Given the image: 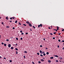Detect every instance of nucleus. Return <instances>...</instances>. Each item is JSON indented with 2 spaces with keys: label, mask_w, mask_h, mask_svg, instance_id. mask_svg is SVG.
Masks as SVG:
<instances>
[{
  "label": "nucleus",
  "mask_w": 64,
  "mask_h": 64,
  "mask_svg": "<svg viewBox=\"0 0 64 64\" xmlns=\"http://www.w3.org/2000/svg\"><path fill=\"white\" fill-rule=\"evenodd\" d=\"M24 53H27V52L25 50L24 51Z\"/></svg>",
  "instance_id": "20e7f679"
},
{
  "label": "nucleus",
  "mask_w": 64,
  "mask_h": 64,
  "mask_svg": "<svg viewBox=\"0 0 64 64\" xmlns=\"http://www.w3.org/2000/svg\"><path fill=\"white\" fill-rule=\"evenodd\" d=\"M48 62H49V63H50L51 62V61L50 60H48Z\"/></svg>",
  "instance_id": "ddd939ff"
},
{
  "label": "nucleus",
  "mask_w": 64,
  "mask_h": 64,
  "mask_svg": "<svg viewBox=\"0 0 64 64\" xmlns=\"http://www.w3.org/2000/svg\"><path fill=\"white\" fill-rule=\"evenodd\" d=\"M59 29V27L58 26H57V30H58V29Z\"/></svg>",
  "instance_id": "4468645a"
},
{
  "label": "nucleus",
  "mask_w": 64,
  "mask_h": 64,
  "mask_svg": "<svg viewBox=\"0 0 64 64\" xmlns=\"http://www.w3.org/2000/svg\"><path fill=\"white\" fill-rule=\"evenodd\" d=\"M6 19H7V20H8V16H7L6 17Z\"/></svg>",
  "instance_id": "5701e85b"
},
{
  "label": "nucleus",
  "mask_w": 64,
  "mask_h": 64,
  "mask_svg": "<svg viewBox=\"0 0 64 64\" xmlns=\"http://www.w3.org/2000/svg\"><path fill=\"white\" fill-rule=\"evenodd\" d=\"M40 54H43V52H42L41 50L40 51Z\"/></svg>",
  "instance_id": "f03ea898"
},
{
  "label": "nucleus",
  "mask_w": 64,
  "mask_h": 64,
  "mask_svg": "<svg viewBox=\"0 0 64 64\" xmlns=\"http://www.w3.org/2000/svg\"><path fill=\"white\" fill-rule=\"evenodd\" d=\"M58 48H59V46H58Z\"/></svg>",
  "instance_id": "338daca9"
},
{
  "label": "nucleus",
  "mask_w": 64,
  "mask_h": 64,
  "mask_svg": "<svg viewBox=\"0 0 64 64\" xmlns=\"http://www.w3.org/2000/svg\"><path fill=\"white\" fill-rule=\"evenodd\" d=\"M32 63L33 64H35V63H34V62H32Z\"/></svg>",
  "instance_id": "f704fd0d"
},
{
  "label": "nucleus",
  "mask_w": 64,
  "mask_h": 64,
  "mask_svg": "<svg viewBox=\"0 0 64 64\" xmlns=\"http://www.w3.org/2000/svg\"><path fill=\"white\" fill-rule=\"evenodd\" d=\"M12 29H15V28H14V27H13V28H12Z\"/></svg>",
  "instance_id": "603ef678"
},
{
  "label": "nucleus",
  "mask_w": 64,
  "mask_h": 64,
  "mask_svg": "<svg viewBox=\"0 0 64 64\" xmlns=\"http://www.w3.org/2000/svg\"><path fill=\"white\" fill-rule=\"evenodd\" d=\"M48 29H52V28H50V27H48Z\"/></svg>",
  "instance_id": "79ce46f5"
},
{
  "label": "nucleus",
  "mask_w": 64,
  "mask_h": 64,
  "mask_svg": "<svg viewBox=\"0 0 64 64\" xmlns=\"http://www.w3.org/2000/svg\"><path fill=\"white\" fill-rule=\"evenodd\" d=\"M26 23H27V24H29V23H30V22H28V21H26Z\"/></svg>",
  "instance_id": "7ed1b4c3"
},
{
  "label": "nucleus",
  "mask_w": 64,
  "mask_h": 64,
  "mask_svg": "<svg viewBox=\"0 0 64 64\" xmlns=\"http://www.w3.org/2000/svg\"><path fill=\"white\" fill-rule=\"evenodd\" d=\"M49 54V53L48 52H47L46 53L47 55H48V54Z\"/></svg>",
  "instance_id": "9b49d317"
},
{
  "label": "nucleus",
  "mask_w": 64,
  "mask_h": 64,
  "mask_svg": "<svg viewBox=\"0 0 64 64\" xmlns=\"http://www.w3.org/2000/svg\"><path fill=\"white\" fill-rule=\"evenodd\" d=\"M10 38H12V39H13V38L12 37H11Z\"/></svg>",
  "instance_id": "052dcab7"
},
{
  "label": "nucleus",
  "mask_w": 64,
  "mask_h": 64,
  "mask_svg": "<svg viewBox=\"0 0 64 64\" xmlns=\"http://www.w3.org/2000/svg\"><path fill=\"white\" fill-rule=\"evenodd\" d=\"M43 53L44 54L45 53V52H42V54Z\"/></svg>",
  "instance_id": "49530a36"
},
{
  "label": "nucleus",
  "mask_w": 64,
  "mask_h": 64,
  "mask_svg": "<svg viewBox=\"0 0 64 64\" xmlns=\"http://www.w3.org/2000/svg\"><path fill=\"white\" fill-rule=\"evenodd\" d=\"M53 58H54L53 57H52L50 58V59H53Z\"/></svg>",
  "instance_id": "423d86ee"
},
{
  "label": "nucleus",
  "mask_w": 64,
  "mask_h": 64,
  "mask_svg": "<svg viewBox=\"0 0 64 64\" xmlns=\"http://www.w3.org/2000/svg\"><path fill=\"white\" fill-rule=\"evenodd\" d=\"M62 42H64V40H62Z\"/></svg>",
  "instance_id": "4d7b16f0"
},
{
  "label": "nucleus",
  "mask_w": 64,
  "mask_h": 64,
  "mask_svg": "<svg viewBox=\"0 0 64 64\" xmlns=\"http://www.w3.org/2000/svg\"><path fill=\"white\" fill-rule=\"evenodd\" d=\"M43 59H45V58H43Z\"/></svg>",
  "instance_id": "774afa93"
},
{
  "label": "nucleus",
  "mask_w": 64,
  "mask_h": 64,
  "mask_svg": "<svg viewBox=\"0 0 64 64\" xmlns=\"http://www.w3.org/2000/svg\"><path fill=\"white\" fill-rule=\"evenodd\" d=\"M40 27H42V24H40Z\"/></svg>",
  "instance_id": "9d476101"
},
{
  "label": "nucleus",
  "mask_w": 64,
  "mask_h": 64,
  "mask_svg": "<svg viewBox=\"0 0 64 64\" xmlns=\"http://www.w3.org/2000/svg\"><path fill=\"white\" fill-rule=\"evenodd\" d=\"M18 24H19L20 25H21V23L20 22H19L18 23Z\"/></svg>",
  "instance_id": "412c9836"
},
{
  "label": "nucleus",
  "mask_w": 64,
  "mask_h": 64,
  "mask_svg": "<svg viewBox=\"0 0 64 64\" xmlns=\"http://www.w3.org/2000/svg\"><path fill=\"white\" fill-rule=\"evenodd\" d=\"M6 44H4V46H6Z\"/></svg>",
  "instance_id": "6ab92c4d"
},
{
  "label": "nucleus",
  "mask_w": 64,
  "mask_h": 64,
  "mask_svg": "<svg viewBox=\"0 0 64 64\" xmlns=\"http://www.w3.org/2000/svg\"><path fill=\"white\" fill-rule=\"evenodd\" d=\"M4 59H6V58H4Z\"/></svg>",
  "instance_id": "13d9d810"
},
{
  "label": "nucleus",
  "mask_w": 64,
  "mask_h": 64,
  "mask_svg": "<svg viewBox=\"0 0 64 64\" xmlns=\"http://www.w3.org/2000/svg\"><path fill=\"white\" fill-rule=\"evenodd\" d=\"M12 18H13V19H15V18L14 17H12Z\"/></svg>",
  "instance_id": "e433bc0d"
},
{
  "label": "nucleus",
  "mask_w": 64,
  "mask_h": 64,
  "mask_svg": "<svg viewBox=\"0 0 64 64\" xmlns=\"http://www.w3.org/2000/svg\"><path fill=\"white\" fill-rule=\"evenodd\" d=\"M41 61H42V62H43L44 61V60L42 59L41 60Z\"/></svg>",
  "instance_id": "0eeeda50"
},
{
  "label": "nucleus",
  "mask_w": 64,
  "mask_h": 64,
  "mask_svg": "<svg viewBox=\"0 0 64 64\" xmlns=\"http://www.w3.org/2000/svg\"><path fill=\"white\" fill-rule=\"evenodd\" d=\"M20 33H22V30H21L20 31Z\"/></svg>",
  "instance_id": "8fccbe9b"
},
{
  "label": "nucleus",
  "mask_w": 64,
  "mask_h": 64,
  "mask_svg": "<svg viewBox=\"0 0 64 64\" xmlns=\"http://www.w3.org/2000/svg\"><path fill=\"white\" fill-rule=\"evenodd\" d=\"M24 59H25V58H26V57H25V56H24Z\"/></svg>",
  "instance_id": "393cba45"
},
{
  "label": "nucleus",
  "mask_w": 64,
  "mask_h": 64,
  "mask_svg": "<svg viewBox=\"0 0 64 64\" xmlns=\"http://www.w3.org/2000/svg\"><path fill=\"white\" fill-rule=\"evenodd\" d=\"M10 22H12V20H10Z\"/></svg>",
  "instance_id": "6e6d98bb"
},
{
  "label": "nucleus",
  "mask_w": 64,
  "mask_h": 64,
  "mask_svg": "<svg viewBox=\"0 0 64 64\" xmlns=\"http://www.w3.org/2000/svg\"><path fill=\"white\" fill-rule=\"evenodd\" d=\"M56 62H58V60H56Z\"/></svg>",
  "instance_id": "2eb2a0df"
},
{
  "label": "nucleus",
  "mask_w": 64,
  "mask_h": 64,
  "mask_svg": "<svg viewBox=\"0 0 64 64\" xmlns=\"http://www.w3.org/2000/svg\"><path fill=\"white\" fill-rule=\"evenodd\" d=\"M52 39H55V38L53 37L52 38Z\"/></svg>",
  "instance_id": "37998d69"
},
{
  "label": "nucleus",
  "mask_w": 64,
  "mask_h": 64,
  "mask_svg": "<svg viewBox=\"0 0 64 64\" xmlns=\"http://www.w3.org/2000/svg\"><path fill=\"white\" fill-rule=\"evenodd\" d=\"M0 58H2V57L1 56H0Z\"/></svg>",
  "instance_id": "69168bd1"
},
{
  "label": "nucleus",
  "mask_w": 64,
  "mask_h": 64,
  "mask_svg": "<svg viewBox=\"0 0 64 64\" xmlns=\"http://www.w3.org/2000/svg\"><path fill=\"white\" fill-rule=\"evenodd\" d=\"M40 25H38V28H39V27H40Z\"/></svg>",
  "instance_id": "2f4dec72"
},
{
  "label": "nucleus",
  "mask_w": 64,
  "mask_h": 64,
  "mask_svg": "<svg viewBox=\"0 0 64 64\" xmlns=\"http://www.w3.org/2000/svg\"><path fill=\"white\" fill-rule=\"evenodd\" d=\"M61 34V33H59L58 34V35H60Z\"/></svg>",
  "instance_id": "0e129e2a"
},
{
  "label": "nucleus",
  "mask_w": 64,
  "mask_h": 64,
  "mask_svg": "<svg viewBox=\"0 0 64 64\" xmlns=\"http://www.w3.org/2000/svg\"><path fill=\"white\" fill-rule=\"evenodd\" d=\"M22 39H23V38H20V40H22Z\"/></svg>",
  "instance_id": "473e14b6"
},
{
  "label": "nucleus",
  "mask_w": 64,
  "mask_h": 64,
  "mask_svg": "<svg viewBox=\"0 0 64 64\" xmlns=\"http://www.w3.org/2000/svg\"><path fill=\"white\" fill-rule=\"evenodd\" d=\"M11 49H14V48H13V47L12 46L11 48Z\"/></svg>",
  "instance_id": "6e6552de"
},
{
  "label": "nucleus",
  "mask_w": 64,
  "mask_h": 64,
  "mask_svg": "<svg viewBox=\"0 0 64 64\" xmlns=\"http://www.w3.org/2000/svg\"><path fill=\"white\" fill-rule=\"evenodd\" d=\"M56 32H57V30H56Z\"/></svg>",
  "instance_id": "680f3d73"
},
{
  "label": "nucleus",
  "mask_w": 64,
  "mask_h": 64,
  "mask_svg": "<svg viewBox=\"0 0 64 64\" xmlns=\"http://www.w3.org/2000/svg\"><path fill=\"white\" fill-rule=\"evenodd\" d=\"M28 34V32H26V35Z\"/></svg>",
  "instance_id": "4c0bfd02"
},
{
  "label": "nucleus",
  "mask_w": 64,
  "mask_h": 64,
  "mask_svg": "<svg viewBox=\"0 0 64 64\" xmlns=\"http://www.w3.org/2000/svg\"><path fill=\"white\" fill-rule=\"evenodd\" d=\"M16 54H18V52H17V51H16Z\"/></svg>",
  "instance_id": "a878e982"
},
{
  "label": "nucleus",
  "mask_w": 64,
  "mask_h": 64,
  "mask_svg": "<svg viewBox=\"0 0 64 64\" xmlns=\"http://www.w3.org/2000/svg\"><path fill=\"white\" fill-rule=\"evenodd\" d=\"M43 39L44 40V41H45V38H44Z\"/></svg>",
  "instance_id": "3c124183"
},
{
  "label": "nucleus",
  "mask_w": 64,
  "mask_h": 64,
  "mask_svg": "<svg viewBox=\"0 0 64 64\" xmlns=\"http://www.w3.org/2000/svg\"><path fill=\"white\" fill-rule=\"evenodd\" d=\"M38 63H41V62H40V61H39L38 62Z\"/></svg>",
  "instance_id": "de8ad7c7"
},
{
  "label": "nucleus",
  "mask_w": 64,
  "mask_h": 64,
  "mask_svg": "<svg viewBox=\"0 0 64 64\" xmlns=\"http://www.w3.org/2000/svg\"><path fill=\"white\" fill-rule=\"evenodd\" d=\"M30 31H32V29H31V28H30Z\"/></svg>",
  "instance_id": "72a5a7b5"
},
{
  "label": "nucleus",
  "mask_w": 64,
  "mask_h": 64,
  "mask_svg": "<svg viewBox=\"0 0 64 64\" xmlns=\"http://www.w3.org/2000/svg\"><path fill=\"white\" fill-rule=\"evenodd\" d=\"M2 24H3H3H4L3 22H2Z\"/></svg>",
  "instance_id": "5fc2aeb1"
},
{
  "label": "nucleus",
  "mask_w": 64,
  "mask_h": 64,
  "mask_svg": "<svg viewBox=\"0 0 64 64\" xmlns=\"http://www.w3.org/2000/svg\"><path fill=\"white\" fill-rule=\"evenodd\" d=\"M16 40H18V38H16Z\"/></svg>",
  "instance_id": "a211bd4d"
},
{
  "label": "nucleus",
  "mask_w": 64,
  "mask_h": 64,
  "mask_svg": "<svg viewBox=\"0 0 64 64\" xmlns=\"http://www.w3.org/2000/svg\"><path fill=\"white\" fill-rule=\"evenodd\" d=\"M29 25L30 26V27H31V26H32V24H31V23L29 24Z\"/></svg>",
  "instance_id": "39448f33"
},
{
  "label": "nucleus",
  "mask_w": 64,
  "mask_h": 64,
  "mask_svg": "<svg viewBox=\"0 0 64 64\" xmlns=\"http://www.w3.org/2000/svg\"><path fill=\"white\" fill-rule=\"evenodd\" d=\"M60 60H62V59H63V58H62L60 57Z\"/></svg>",
  "instance_id": "1a4fd4ad"
},
{
  "label": "nucleus",
  "mask_w": 64,
  "mask_h": 64,
  "mask_svg": "<svg viewBox=\"0 0 64 64\" xmlns=\"http://www.w3.org/2000/svg\"><path fill=\"white\" fill-rule=\"evenodd\" d=\"M6 41H9V40L8 39H7L6 40Z\"/></svg>",
  "instance_id": "c756f323"
},
{
  "label": "nucleus",
  "mask_w": 64,
  "mask_h": 64,
  "mask_svg": "<svg viewBox=\"0 0 64 64\" xmlns=\"http://www.w3.org/2000/svg\"><path fill=\"white\" fill-rule=\"evenodd\" d=\"M46 50H47V49H48V48H46Z\"/></svg>",
  "instance_id": "bf43d9fd"
},
{
  "label": "nucleus",
  "mask_w": 64,
  "mask_h": 64,
  "mask_svg": "<svg viewBox=\"0 0 64 64\" xmlns=\"http://www.w3.org/2000/svg\"><path fill=\"white\" fill-rule=\"evenodd\" d=\"M58 41L59 42H60V41H61V40H58Z\"/></svg>",
  "instance_id": "c9c22d12"
},
{
  "label": "nucleus",
  "mask_w": 64,
  "mask_h": 64,
  "mask_svg": "<svg viewBox=\"0 0 64 64\" xmlns=\"http://www.w3.org/2000/svg\"><path fill=\"white\" fill-rule=\"evenodd\" d=\"M10 20H12V18H10Z\"/></svg>",
  "instance_id": "a19ab883"
},
{
  "label": "nucleus",
  "mask_w": 64,
  "mask_h": 64,
  "mask_svg": "<svg viewBox=\"0 0 64 64\" xmlns=\"http://www.w3.org/2000/svg\"><path fill=\"white\" fill-rule=\"evenodd\" d=\"M62 31H64V29H63L62 30Z\"/></svg>",
  "instance_id": "58836bf2"
},
{
  "label": "nucleus",
  "mask_w": 64,
  "mask_h": 64,
  "mask_svg": "<svg viewBox=\"0 0 64 64\" xmlns=\"http://www.w3.org/2000/svg\"><path fill=\"white\" fill-rule=\"evenodd\" d=\"M15 50H16L17 51H18V49L17 48H15Z\"/></svg>",
  "instance_id": "f3484780"
},
{
  "label": "nucleus",
  "mask_w": 64,
  "mask_h": 64,
  "mask_svg": "<svg viewBox=\"0 0 64 64\" xmlns=\"http://www.w3.org/2000/svg\"><path fill=\"white\" fill-rule=\"evenodd\" d=\"M2 45H3V44H4V43L2 42Z\"/></svg>",
  "instance_id": "09e8293b"
},
{
  "label": "nucleus",
  "mask_w": 64,
  "mask_h": 64,
  "mask_svg": "<svg viewBox=\"0 0 64 64\" xmlns=\"http://www.w3.org/2000/svg\"><path fill=\"white\" fill-rule=\"evenodd\" d=\"M50 35H53V34L51 33H50Z\"/></svg>",
  "instance_id": "c85d7f7f"
},
{
  "label": "nucleus",
  "mask_w": 64,
  "mask_h": 64,
  "mask_svg": "<svg viewBox=\"0 0 64 64\" xmlns=\"http://www.w3.org/2000/svg\"><path fill=\"white\" fill-rule=\"evenodd\" d=\"M13 46H15V44H13Z\"/></svg>",
  "instance_id": "864d4df0"
},
{
  "label": "nucleus",
  "mask_w": 64,
  "mask_h": 64,
  "mask_svg": "<svg viewBox=\"0 0 64 64\" xmlns=\"http://www.w3.org/2000/svg\"><path fill=\"white\" fill-rule=\"evenodd\" d=\"M40 47H42V45H40Z\"/></svg>",
  "instance_id": "c03bdc74"
},
{
  "label": "nucleus",
  "mask_w": 64,
  "mask_h": 64,
  "mask_svg": "<svg viewBox=\"0 0 64 64\" xmlns=\"http://www.w3.org/2000/svg\"><path fill=\"white\" fill-rule=\"evenodd\" d=\"M37 55H39L40 54L39 53H37Z\"/></svg>",
  "instance_id": "aec40b11"
},
{
  "label": "nucleus",
  "mask_w": 64,
  "mask_h": 64,
  "mask_svg": "<svg viewBox=\"0 0 64 64\" xmlns=\"http://www.w3.org/2000/svg\"><path fill=\"white\" fill-rule=\"evenodd\" d=\"M11 44H9L8 45V47L9 48H10V47H11Z\"/></svg>",
  "instance_id": "f257e3e1"
},
{
  "label": "nucleus",
  "mask_w": 64,
  "mask_h": 64,
  "mask_svg": "<svg viewBox=\"0 0 64 64\" xmlns=\"http://www.w3.org/2000/svg\"><path fill=\"white\" fill-rule=\"evenodd\" d=\"M33 27L34 28V29H35V26H33Z\"/></svg>",
  "instance_id": "bb28decb"
},
{
  "label": "nucleus",
  "mask_w": 64,
  "mask_h": 64,
  "mask_svg": "<svg viewBox=\"0 0 64 64\" xmlns=\"http://www.w3.org/2000/svg\"><path fill=\"white\" fill-rule=\"evenodd\" d=\"M56 33V32H54V34H55Z\"/></svg>",
  "instance_id": "a18cd8bd"
},
{
  "label": "nucleus",
  "mask_w": 64,
  "mask_h": 64,
  "mask_svg": "<svg viewBox=\"0 0 64 64\" xmlns=\"http://www.w3.org/2000/svg\"><path fill=\"white\" fill-rule=\"evenodd\" d=\"M55 57H56L58 58V56H57V55H56L55 56Z\"/></svg>",
  "instance_id": "f8f14e48"
},
{
  "label": "nucleus",
  "mask_w": 64,
  "mask_h": 64,
  "mask_svg": "<svg viewBox=\"0 0 64 64\" xmlns=\"http://www.w3.org/2000/svg\"><path fill=\"white\" fill-rule=\"evenodd\" d=\"M10 62H12V60H10Z\"/></svg>",
  "instance_id": "ea45409f"
},
{
  "label": "nucleus",
  "mask_w": 64,
  "mask_h": 64,
  "mask_svg": "<svg viewBox=\"0 0 64 64\" xmlns=\"http://www.w3.org/2000/svg\"><path fill=\"white\" fill-rule=\"evenodd\" d=\"M40 56H41V57H43V56L42 55V54H40Z\"/></svg>",
  "instance_id": "4be33fe9"
},
{
  "label": "nucleus",
  "mask_w": 64,
  "mask_h": 64,
  "mask_svg": "<svg viewBox=\"0 0 64 64\" xmlns=\"http://www.w3.org/2000/svg\"><path fill=\"white\" fill-rule=\"evenodd\" d=\"M23 25L25 26H26V24H23Z\"/></svg>",
  "instance_id": "dca6fc26"
},
{
  "label": "nucleus",
  "mask_w": 64,
  "mask_h": 64,
  "mask_svg": "<svg viewBox=\"0 0 64 64\" xmlns=\"http://www.w3.org/2000/svg\"><path fill=\"white\" fill-rule=\"evenodd\" d=\"M43 55L44 56H45V55H46V54H43Z\"/></svg>",
  "instance_id": "cd10ccee"
},
{
  "label": "nucleus",
  "mask_w": 64,
  "mask_h": 64,
  "mask_svg": "<svg viewBox=\"0 0 64 64\" xmlns=\"http://www.w3.org/2000/svg\"><path fill=\"white\" fill-rule=\"evenodd\" d=\"M22 35H24V33L23 32H22L21 34Z\"/></svg>",
  "instance_id": "7c9ffc66"
},
{
  "label": "nucleus",
  "mask_w": 64,
  "mask_h": 64,
  "mask_svg": "<svg viewBox=\"0 0 64 64\" xmlns=\"http://www.w3.org/2000/svg\"><path fill=\"white\" fill-rule=\"evenodd\" d=\"M62 49H63V50H64V48H62Z\"/></svg>",
  "instance_id": "e2e57ef3"
},
{
  "label": "nucleus",
  "mask_w": 64,
  "mask_h": 64,
  "mask_svg": "<svg viewBox=\"0 0 64 64\" xmlns=\"http://www.w3.org/2000/svg\"><path fill=\"white\" fill-rule=\"evenodd\" d=\"M15 23H17V21L16 20V21L15 22Z\"/></svg>",
  "instance_id": "b1692460"
}]
</instances>
